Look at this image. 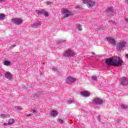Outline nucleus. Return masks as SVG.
I'll return each mask as SVG.
<instances>
[{
    "instance_id": "obj_8",
    "label": "nucleus",
    "mask_w": 128,
    "mask_h": 128,
    "mask_svg": "<svg viewBox=\"0 0 128 128\" xmlns=\"http://www.w3.org/2000/svg\"><path fill=\"white\" fill-rule=\"evenodd\" d=\"M76 78L72 77V76H68L66 80V82L68 84H74V82H76Z\"/></svg>"
},
{
    "instance_id": "obj_14",
    "label": "nucleus",
    "mask_w": 128,
    "mask_h": 128,
    "mask_svg": "<svg viewBox=\"0 0 128 128\" xmlns=\"http://www.w3.org/2000/svg\"><path fill=\"white\" fill-rule=\"evenodd\" d=\"M42 26V23L40 22H35L33 24H32V28H38L39 26Z\"/></svg>"
},
{
    "instance_id": "obj_30",
    "label": "nucleus",
    "mask_w": 128,
    "mask_h": 128,
    "mask_svg": "<svg viewBox=\"0 0 128 128\" xmlns=\"http://www.w3.org/2000/svg\"><path fill=\"white\" fill-rule=\"evenodd\" d=\"M52 70H53L54 72H56V67H52Z\"/></svg>"
},
{
    "instance_id": "obj_2",
    "label": "nucleus",
    "mask_w": 128,
    "mask_h": 128,
    "mask_svg": "<svg viewBox=\"0 0 128 128\" xmlns=\"http://www.w3.org/2000/svg\"><path fill=\"white\" fill-rule=\"evenodd\" d=\"M63 56L66 58H70V56H76V53H74L72 50H68L64 52Z\"/></svg>"
},
{
    "instance_id": "obj_37",
    "label": "nucleus",
    "mask_w": 128,
    "mask_h": 128,
    "mask_svg": "<svg viewBox=\"0 0 128 128\" xmlns=\"http://www.w3.org/2000/svg\"><path fill=\"white\" fill-rule=\"evenodd\" d=\"M116 122H120V120H116Z\"/></svg>"
},
{
    "instance_id": "obj_4",
    "label": "nucleus",
    "mask_w": 128,
    "mask_h": 128,
    "mask_svg": "<svg viewBox=\"0 0 128 128\" xmlns=\"http://www.w3.org/2000/svg\"><path fill=\"white\" fill-rule=\"evenodd\" d=\"M62 10L64 14L62 18H68L70 16L72 15V12L70 11V10H68L67 8H63Z\"/></svg>"
},
{
    "instance_id": "obj_34",
    "label": "nucleus",
    "mask_w": 128,
    "mask_h": 128,
    "mask_svg": "<svg viewBox=\"0 0 128 128\" xmlns=\"http://www.w3.org/2000/svg\"><path fill=\"white\" fill-rule=\"evenodd\" d=\"M125 22H126V24H128V18H125Z\"/></svg>"
},
{
    "instance_id": "obj_1",
    "label": "nucleus",
    "mask_w": 128,
    "mask_h": 128,
    "mask_svg": "<svg viewBox=\"0 0 128 128\" xmlns=\"http://www.w3.org/2000/svg\"><path fill=\"white\" fill-rule=\"evenodd\" d=\"M105 62L108 66H114L118 68V66H120L122 64L123 62L122 59L120 58V57L114 56L106 59Z\"/></svg>"
},
{
    "instance_id": "obj_23",
    "label": "nucleus",
    "mask_w": 128,
    "mask_h": 128,
    "mask_svg": "<svg viewBox=\"0 0 128 128\" xmlns=\"http://www.w3.org/2000/svg\"><path fill=\"white\" fill-rule=\"evenodd\" d=\"M15 108H16V110H22V108L20 106H15Z\"/></svg>"
},
{
    "instance_id": "obj_22",
    "label": "nucleus",
    "mask_w": 128,
    "mask_h": 128,
    "mask_svg": "<svg viewBox=\"0 0 128 128\" xmlns=\"http://www.w3.org/2000/svg\"><path fill=\"white\" fill-rule=\"evenodd\" d=\"M43 12L44 11H40V10H36V14H42Z\"/></svg>"
},
{
    "instance_id": "obj_33",
    "label": "nucleus",
    "mask_w": 128,
    "mask_h": 128,
    "mask_svg": "<svg viewBox=\"0 0 128 128\" xmlns=\"http://www.w3.org/2000/svg\"><path fill=\"white\" fill-rule=\"evenodd\" d=\"M46 4H47V6H48V5H50V4H52V2H46Z\"/></svg>"
},
{
    "instance_id": "obj_9",
    "label": "nucleus",
    "mask_w": 128,
    "mask_h": 128,
    "mask_svg": "<svg viewBox=\"0 0 128 128\" xmlns=\"http://www.w3.org/2000/svg\"><path fill=\"white\" fill-rule=\"evenodd\" d=\"M106 40L109 44H112V46H116V40L114 38H107Z\"/></svg>"
},
{
    "instance_id": "obj_11",
    "label": "nucleus",
    "mask_w": 128,
    "mask_h": 128,
    "mask_svg": "<svg viewBox=\"0 0 128 128\" xmlns=\"http://www.w3.org/2000/svg\"><path fill=\"white\" fill-rule=\"evenodd\" d=\"M106 12H107V14L108 16H110V14H114V10H112V7H108L106 9Z\"/></svg>"
},
{
    "instance_id": "obj_13",
    "label": "nucleus",
    "mask_w": 128,
    "mask_h": 128,
    "mask_svg": "<svg viewBox=\"0 0 128 128\" xmlns=\"http://www.w3.org/2000/svg\"><path fill=\"white\" fill-rule=\"evenodd\" d=\"M80 94L84 96V98H88L90 96V94L86 91H82L80 92Z\"/></svg>"
},
{
    "instance_id": "obj_3",
    "label": "nucleus",
    "mask_w": 128,
    "mask_h": 128,
    "mask_svg": "<svg viewBox=\"0 0 128 128\" xmlns=\"http://www.w3.org/2000/svg\"><path fill=\"white\" fill-rule=\"evenodd\" d=\"M119 82L120 86H127L128 85V78L125 77L120 78Z\"/></svg>"
},
{
    "instance_id": "obj_25",
    "label": "nucleus",
    "mask_w": 128,
    "mask_h": 128,
    "mask_svg": "<svg viewBox=\"0 0 128 128\" xmlns=\"http://www.w3.org/2000/svg\"><path fill=\"white\" fill-rule=\"evenodd\" d=\"M98 78V77L96 76H92V80H96Z\"/></svg>"
},
{
    "instance_id": "obj_18",
    "label": "nucleus",
    "mask_w": 128,
    "mask_h": 128,
    "mask_svg": "<svg viewBox=\"0 0 128 128\" xmlns=\"http://www.w3.org/2000/svg\"><path fill=\"white\" fill-rule=\"evenodd\" d=\"M76 28L78 30L80 31L82 30V25L80 24H76Z\"/></svg>"
},
{
    "instance_id": "obj_38",
    "label": "nucleus",
    "mask_w": 128,
    "mask_h": 128,
    "mask_svg": "<svg viewBox=\"0 0 128 128\" xmlns=\"http://www.w3.org/2000/svg\"><path fill=\"white\" fill-rule=\"evenodd\" d=\"M2 72H0V76H2Z\"/></svg>"
},
{
    "instance_id": "obj_41",
    "label": "nucleus",
    "mask_w": 128,
    "mask_h": 128,
    "mask_svg": "<svg viewBox=\"0 0 128 128\" xmlns=\"http://www.w3.org/2000/svg\"><path fill=\"white\" fill-rule=\"evenodd\" d=\"M4 0H0V2H2Z\"/></svg>"
},
{
    "instance_id": "obj_24",
    "label": "nucleus",
    "mask_w": 128,
    "mask_h": 128,
    "mask_svg": "<svg viewBox=\"0 0 128 128\" xmlns=\"http://www.w3.org/2000/svg\"><path fill=\"white\" fill-rule=\"evenodd\" d=\"M42 14H44L45 16H48V13L47 12H43Z\"/></svg>"
},
{
    "instance_id": "obj_10",
    "label": "nucleus",
    "mask_w": 128,
    "mask_h": 128,
    "mask_svg": "<svg viewBox=\"0 0 128 128\" xmlns=\"http://www.w3.org/2000/svg\"><path fill=\"white\" fill-rule=\"evenodd\" d=\"M86 4H87V6L89 8H92V6H96V2L94 1L89 0L88 1V2H87Z\"/></svg>"
},
{
    "instance_id": "obj_12",
    "label": "nucleus",
    "mask_w": 128,
    "mask_h": 128,
    "mask_svg": "<svg viewBox=\"0 0 128 128\" xmlns=\"http://www.w3.org/2000/svg\"><path fill=\"white\" fill-rule=\"evenodd\" d=\"M4 74L8 80H10L12 79V74L10 72H5Z\"/></svg>"
},
{
    "instance_id": "obj_40",
    "label": "nucleus",
    "mask_w": 128,
    "mask_h": 128,
    "mask_svg": "<svg viewBox=\"0 0 128 128\" xmlns=\"http://www.w3.org/2000/svg\"><path fill=\"white\" fill-rule=\"evenodd\" d=\"M32 116V114H28V116Z\"/></svg>"
},
{
    "instance_id": "obj_36",
    "label": "nucleus",
    "mask_w": 128,
    "mask_h": 128,
    "mask_svg": "<svg viewBox=\"0 0 128 128\" xmlns=\"http://www.w3.org/2000/svg\"><path fill=\"white\" fill-rule=\"evenodd\" d=\"M16 48V45H12V46H10V48Z\"/></svg>"
},
{
    "instance_id": "obj_31",
    "label": "nucleus",
    "mask_w": 128,
    "mask_h": 128,
    "mask_svg": "<svg viewBox=\"0 0 128 128\" xmlns=\"http://www.w3.org/2000/svg\"><path fill=\"white\" fill-rule=\"evenodd\" d=\"M32 112H33V114H38V112H36V110H32Z\"/></svg>"
},
{
    "instance_id": "obj_15",
    "label": "nucleus",
    "mask_w": 128,
    "mask_h": 128,
    "mask_svg": "<svg viewBox=\"0 0 128 128\" xmlns=\"http://www.w3.org/2000/svg\"><path fill=\"white\" fill-rule=\"evenodd\" d=\"M58 114V112L54 110H52L50 112V116H53L54 118Z\"/></svg>"
},
{
    "instance_id": "obj_5",
    "label": "nucleus",
    "mask_w": 128,
    "mask_h": 128,
    "mask_svg": "<svg viewBox=\"0 0 128 128\" xmlns=\"http://www.w3.org/2000/svg\"><path fill=\"white\" fill-rule=\"evenodd\" d=\"M126 48V42L120 41L118 45V48L120 50H122Z\"/></svg>"
},
{
    "instance_id": "obj_20",
    "label": "nucleus",
    "mask_w": 128,
    "mask_h": 128,
    "mask_svg": "<svg viewBox=\"0 0 128 128\" xmlns=\"http://www.w3.org/2000/svg\"><path fill=\"white\" fill-rule=\"evenodd\" d=\"M14 122V119H10L8 120V123L10 124H10H12Z\"/></svg>"
},
{
    "instance_id": "obj_32",
    "label": "nucleus",
    "mask_w": 128,
    "mask_h": 128,
    "mask_svg": "<svg viewBox=\"0 0 128 128\" xmlns=\"http://www.w3.org/2000/svg\"><path fill=\"white\" fill-rule=\"evenodd\" d=\"M4 126H10V124L8 123H4L3 124Z\"/></svg>"
},
{
    "instance_id": "obj_16",
    "label": "nucleus",
    "mask_w": 128,
    "mask_h": 128,
    "mask_svg": "<svg viewBox=\"0 0 128 128\" xmlns=\"http://www.w3.org/2000/svg\"><path fill=\"white\" fill-rule=\"evenodd\" d=\"M11 64L12 63L10 62L8 60H5L4 62V66H10Z\"/></svg>"
},
{
    "instance_id": "obj_21",
    "label": "nucleus",
    "mask_w": 128,
    "mask_h": 128,
    "mask_svg": "<svg viewBox=\"0 0 128 128\" xmlns=\"http://www.w3.org/2000/svg\"><path fill=\"white\" fill-rule=\"evenodd\" d=\"M68 104H74V100H68Z\"/></svg>"
},
{
    "instance_id": "obj_17",
    "label": "nucleus",
    "mask_w": 128,
    "mask_h": 128,
    "mask_svg": "<svg viewBox=\"0 0 128 128\" xmlns=\"http://www.w3.org/2000/svg\"><path fill=\"white\" fill-rule=\"evenodd\" d=\"M5 18L6 15L3 14H0V20H4Z\"/></svg>"
},
{
    "instance_id": "obj_27",
    "label": "nucleus",
    "mask_w": 128,
    "mask_h": 128,
    "mask_svg": "<svg viewBox=\"0 0 128 128\" xmlns=\"http://www.w3.org/2000/svg\"><path fill=\"white\" fill-rule=\"evenodd\" d=\"M74 8L76 9V10H80L82 8V7L81 6H74Z\"/></svg>"
},
{
    "instance_id": "obj_26",
    "label": "nucleus",
    "mask_w": 128,
    "mask_h": 128,
    "mask_svg": "<svg viewBox=\"0 0 128 128\" xmlns=\"http://www.w3.org/2000/svg\"><path fill=\"white\" fill-rule=\"evenodd\" d=\"M6 116H8V115L4 114H1L0 115V118H6Z\"/></svg>"
},
{
    "instance_id": "obj_6",
    "label": "nucleus",
    "mask_w": 128,
    "mask_h": 128,
    "mask_svg": "<svg viewBox=\"0 0 128 128\" xmlns=\"http://www.w3.org/2000/svg\"><path fill=\"white\" fill-rule=\"evenodd\" d=\"M12 22H13V24H22V19L16 18L12 19Z\"/></svg>"
},
{
    "instance_id": "obj_35",
    "label": "nucleus",
    "mask_w": 128,
    "mask_h": 128,
    "mask_svg": "<svg viewBox=\"0 0 128 128\" xmlns=\"http://www.w3.org/2000/svg\"><path fill=\"white\" fill-rule=\"evenodd\" d=\"M58 42H64V40H58Z\"/></svg>"
},
{
    "instance_id": "obj_29",
    "label": "nucleus",
    "mask_w": 128,
    "mask_h": 128,
    "mask_svg": "<svg viewBox=\"0 0 128 128\" xmlns=\"http://www.w3.org/2000/svg\"><path fill=\"white\" fill-rule=\"evenodd\" d=\"M84 4H88V0H82Z\"/></svg>"
},
{
    "instance_id": "obj_19",
    "label": "nucleus",
    "mask_w": 128,
    "mask_h": 128,
    "mask_svg": "<svg viewBox=\"0 0 128 128\" xmlns=\"http://www.w3.org/2000/svg\"><path fill=\"white\" fill-rule=\"evenodd\" d=\"M120 108L122 110H126L128 108V106L124 104L120 105Z\"/></svg>"
},
{
    "instance_id": "obj_28",
    "label": "nucleus",
    "mask_w": 128,
    "mask_h": 128,
    "mask_svg": "<svg viewBox=\"0 0 128 128\" xmlns=\"http://www.w3.org/2000/svg\"><path fill=\"white\" fill-rule=\"evenodd\" d=\"M58 122H59L60 124H64V120L62 119L58 120Z\"/></svg>"
},
{
    "instance_id": "obj_7",
    "label": "nucleus",
    "mask_w": 128,
    "mask_h": 128,
    "mask_svg": "<svg viewBox=\"0 0 128 128\" xmlns=\"http://www.w3.org/2000/svg\"><path fill=\"white\" fill-rule=\"evenodd\" d=\"M93 104H99V106H102V104H104V100L100 98H96L94 99Z\"/></svg>"
},
{
    "instance_id": "obj_39",
    "label": "nucleus",
    "mask_w": 128,
    "mask_h": 128,
    "mask_svg": "<svg viewBox=\"0 0 128 128\" xmlns=\"http://www.w3.org/2000/svg\"><path fill=\"white\" fill-rule=\"evenodd\" d=\"M126 58H128V54L126 55Z\"/></svg>"
}]
</instances>
